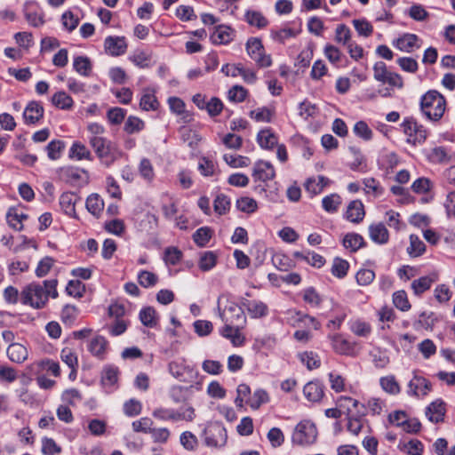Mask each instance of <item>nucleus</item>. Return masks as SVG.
Listing matches in <instances>:
<instances>
[{
    "instance_id": "f257e3e1",
    "label": "nucleus",
    "mask_w": 455,
    "mask_h": 455,
    "mask_svg": "<svg viewBox=\"0 0 455 455\" xmlns=\"http://www.w3.org/2000/svg\"><path fill=\"white\" fill-rule=\"evenodd\" d=\"M57 284L56 279L45 280L44 285L36 283H30L21 291V302L34 308H42L48 301L49 296L53 299L58 297Z\"/></svg>"
},
{
    "instance_id": "f03ea898",
    "label": "nucleus",
    "mask_w": 455,
    "mask_h": 455,
    "mask_svg": "<svg viewBox=\"0 0 455 455\" xmlns=\"http://www.w3.org/2000/svg\"><path fill=\"white\" fill-rule=\"evenodd\" d=\"M445 108V98L435 90L427 92L420 99V109L431 121H439L444 114Z\"/></svg>"
},
{
    "instance_id": "7ed1b4c3",
    "label": "nucleus",
    "mask_w": 455,
    "mask_h": 455,
    "mask_svg": "<svg viewBox=\"0 0 455 455\" xmlns=\"http://www.w3.org/2000/svg\"><path fill=\"white\" fill-rule=\"evenodd\" d=\"M89 143L93 148L100 163L109 167L119 156V151L115 143L107 138H89Z\"/></svg>"
},
{
    "instance_id": "20e7f679",
    "label": "nucleus",
    "mask_w": 455,
    "mask_h": 455,
    "mask_svg": "<svg viewBox=\"0 0 455 455\" xmlns=\"http://www.w3.org/2000/svg\"><path fill=\"white\" fill-rule=\"evenodd\" d=\"M318 432L315 425L310 420H302L292 433V443L299 446H307L315 443Z\"/></svg>"
},
{
    "instance_id": "39448f33",
    "label": "nucleus",
    "mask_w": 455,
    "mask_h": 455,
    "mask_svg": "<svg viewBox=\"0 0 455 455\" xmlns=\"http://www.w3.org/2000/svg\"><path fill=\"white\" fill-rule=\"evenodd\" d=\"M403 133L407 136V142L413 146L423 144L428 135L427 130L419 124L413 117H406L401 124Z\"/></svg>"
},
{
    "instance_id": "423d86ee",
    "label": "nucleus",
    "mask_w": 455,
    "mask_h": 455,
    "mask_svg": "<svg viewBox=\"0 0 455 455\" xmlns=\"http://www.w3.org/2000/svg\"><path fill=\"white\" fill-rule=\"evenodd\" d=\"M246 51L259 67L267 68L272 64L270 55L265 54V50L260 39L251 37L246 43Z\"/></svg>"
},
{
    "instance_id": "0eeeda50",
    "label": "nucleus",
    "mask_w": 455,
    "mask_h": 455,
    "mask_svg": "<svg viewBox=\"0 0 455 455\" xmlns=\"http://www.w3.org/2000/svg\"><path fill=\"white\" fill-rule=\"evenodd\" d=\"M204 443L209 447H222L226 444L228 435L226 428L218 423L210 426L204 430Z\"/></svg>"
},
{
    "instance_id": "6e6552de",
    "label": "nucleus",
    "mask_w": 455,
    "mask_h": 455,
    "mask_svg": "<svg viewBox=\"0 0 455 455\" xmlns=\"http://www.w3.org/2000/svg\"><path fill=\"white\" fill-rule=\"evenodd\" d=\"M60 177L62 180L73 186L87 184L89 181L88 172L74 166L60 168Z\"/></svg>"
},
{
    "instance_id": "1a4fd4ad",
    "label": "nucleus",
    "mask_w": 455,
    "mask_h": 455,
    "mask_svg": "<svg viewBox=\"0 0 455 455\" xmlns=\"http://www.w3.org/2000/svg\"><path fill=\"white\" fill-rule=\"evenodd\" d=\"M220 300L218 299V309L220 312V317L224 323H240L243 325L246 322V317L242 307H239L235 302H230L224 311H221L220 307Z\"/></svg>"
},
{
    "instance_id": "9d476101",
    "label": "nucleus",
    "mask_w": 455,
    "mask_h": 455,
    "mask_svg": "<svg viewBox=\"0 0 455 455\" xmlns=\"http://www.w3.org/2000/svg\"><path fill=\"white\" fill-rule=\"evenodd\" d=\"M127 43L124 36H109L105 38L104 48L107 53L111 56H120L126 52Z\"/></svg>"
},
{
    "instance_id": "9b49d317",
    "label": "nucleus",
    "mask_w": 455,
    "mask_h": 455,
    "mask_svg": "<svg viewBox=\"0 0 455 455\" xmlns=\"http://www.w3.org/2000/svg\"><path fill=\"white\" fill-rule=\"evenodd\" d=\"M275 176L274 166L267 161H258L252 170V177L255 181L260 180L263 182L271 180Z\"/></svg>"
},
{
    "instance_id": "f8f14e48",
    "label": "nucleus",
    "mask_w": 455,
    "mask_h": 455,
    "mask_svg": "<svg viewBox=\"0 0 455 455\" xmlns=\"http://www.w3.org/2000/svg\"><path fill=\"white\" fill-rule=\"evenodd\" d=\"M431 383L424 377L414 375L409 381L408 394L410 395L419 396V394L426 395L431 390Z\"/></svg>"
},
{
    "instance_id": "ddd939ff",
    "label": "nucleus",
    "mask_w": 455,
    "mask_h": 455,
    "mask_svg": "<svg viewBox=\"0 0 455 455\" xmlns=\"http://www.w3.org/2000/svg\"><path fill=\"white\" fill-rule=\"evenodd\" d=\"M44 107L37 101H30L24 109L23 119L26 124H35L43 118Z\"/></svg>"
},
{
    "instance_id": "4468645a",
    "label": "nucleus",
    "mask_w": 455,
    "mask_h": 455,
    "mask_svg": "<svg viewBox=\"0 0 455 455\" xmlns=\"http://www.w3.org/2000/svg\"><path fill=\"white\" fill-rule=\"evenodd\" d=\"M303 394L308 402L318 403L324 395V387L318 380L309 381L304 386Z\"/></svg>"
},
{
    "instance_id": "2eb2a0df",
    "label": "nucleus",
    "mask_w": 455,
    "mask_h": 455,
    "mask_svg": "<svg viewBox=\"0 0 455 455\" xmlns=\"http://www.w3.org/2000/svg\"><path fill=\"white\" fill-rule=\"evenodd\" d=\"M364 215V206L362 201L353 200L348 204L344 217L348 221L358 224L363 221Z\"/></svg>"
},
{
    "instance_id": "dca6fc26",
    "label": "nucleus",
    "mask_w": 455,
    "mask_h": 455,
    "mask_svg": "<svg viewBox=\"0 0 455 455\" xmlns=\"http://www.w3.org/2000/svg\"><path fill=\"white\" fill-rule=\"evenodd\" d=\"M445 403L443 400L437 399L432 402L426 410V416L433 423L443 421L445 416Z\"/></svg>"
},
{
    "instance_id": "f3484780",
    "label": "nucleus",
    "mask_w": 455,
    "mask_h": 455,
    "mask_svg": "<svg viewBox=\"0 0 455 455\" xmlns=\"http://www.w3.org/2000/svg\"><path fill=\"white\" fill-rule=\"evenodd\" d=\"M331 183V181L329 178L319 175L317 178H308L305 182V189L314 196L322 193L324 188L330 186Z\"/></svg>"
},
{
    "instance_id": "a211bd4d",
    "label": "nucleus",
    "mask_w": 455,
    "mask_h": 455,
    "mask_svg": "<svg viewBox=\"0 0 455 455\" xmlns=\"http://www.w3.org/2000/svg\"><path fill=\"white\" fill-rule=\"evenodd\" d=\"M437 280L438 275L436 273H433L429 275L421 276L419 279L413 280L411 287L416 296H420L422 293L429 290L432 283Z\"/></svg>"
},
{
    "instance_id": "6ab92c4d",
    "label": "nucleus",
    "mask_w": 455,
    "mask_h": 455,
    "mask_svg": "<svg viewBox=\"0 0 455 455\" xmlns=\"http://www.w3.org/2000/svg\"><path fill=\"white\" fill-rule=\"evenodd\" d=\"M232 28L226 25H218L214 28L210 39L214 44H226L232 40Z\"/></svg>"
},
{
    "instance_id": "aec40b11",
    "label": "nucleus",
    "mask_w": 455,
    "mask_h": 455,
    "mask_svg": "<svg viewBox=\"0 0 455 455\" xmlns=\"http://www.w3.org/2000/svg\"><path fill=\"white\" fill-rule=\"evenodd\" d=\"M369 235L378 244H386L389 240V232L383 223L370 225Z\"/></svg>"
},
{
    "instance_id": "412c9836",
    "label": "nucleus",
    "mask_w": 455,
    "mask_h": 455,
    "mask_svg": "<svg viewBox=\"0 0 455 455\" xmlns=\"http://www.w3.org/2000/svg\"><path fill=\"white\" fill-rule=\"evenodd\" d=\"M365 407L363 404H362L361 409H358L355 414L347 416V431L354 435H358L363 428L362 419L365 416Z\"/></svg>"
},
{
    "instance_id": "4be33fe9",
    "label": "nucleus",
    "mask_w": 455,
    "mask_h": 455,
    "mask_svg": "<svg viewBox=\"0 0 455 455\" xmlns=\"http://www.w3.org/2000/svg\"><path fill=\"white\" fill-rule=\"evenodd\" d=\"M169 372L180 381H187V375L192 370L185 364L183 359L172 361L168 365Z\"/></svg>"
},
{
    "instance_id": "5701e85b",
    "label": "nucleus",
    "mask_w": 455,
    "mask_h": 455,
    "mask_svg": "<svg viewBox=\"0 0 455 455\" xmlns=\"http://www.w3.org/2000/svg\"><path fill=\"white\" fill-rule=\"evenodd\" d=\"M242 306L245 307L252 318H259L267 315V306L260 300H244Z\"/></svg>"
},
{
    "instance_id": "b1692460",
    "label": "nucleus",
    "mask_w": 455,
    "mask_h": 455,
    "mask_svg": "<svg viewBox=\"0 0 455 455\" xmlns=\"http://www.w3.org/2000/svg\"><path fill=\"white\" fill-rule=\"evenodd\" d=\"M77 199V196L74 193L65 192L61 194L60 197V205L67 215L76 218L75 205Z\"/></svg>"
},
{
    "instance_id": "393cba45",
    "label": "nucleus",
    "mask_w": 455,
    "mask_h": 455,
    "mask_svg": "<svg viewBox=\"0 0 455 455\" xmlns=\"http://www.w3.org/2000/svg\"><path fill=\"white\" fill-rule=\"evenodd\" d=\"M343 246L352 252L357 251L360 248L365 246L363 237L357 233H347L342 240Z\"/></svg>"
},
{
    "instance_id": "a878e982",
    "label": "nucleus",
    "mask_w": 455,
    "mask_h": 455,
    "mask_svg": "<svg viewBox=\"0 0 455 455\" xmlns=\"http://www.w3.org/2000/svg\"><path fill=\"white\" fill-rule=\"evenodd\" d=\"M7 355L11 361L21 363L28 358V350L20 343H12L7 348Z\"/></svg>"
},
{
    "instance_id": "bb28decb",
    "label": "nucleus",
    "mask_w": 455,
    "mask_h": 455,
    "mask_svg": "<svg viewBox=\"0 0 455 455\" xmlns=\"http://www.w3.org/2000/svg\"><path fill=\"white\" fill-rule=\"evenodd\" d=\"M257 141L262 148L271 149L277 145L278 139L270 129H264L259 132Z\"/></svg>"
},
{
    "instance_id": "cd10ccee",
    "label": "nucleus",
    "mask_w": 455,
    "mask_h": 455,
    "mask_svg": "<svg viewBox=\"0 0 455 455\" xmlns=\"http://www.w3.org/2000/svg\"><path fill=\"white\" fill-rule=\"evenodd\" d=\"M418 41L414 34H404L393 42V45L402 52H411Z\"/></svg>"
},
{
    "instance_id": "c85d7f7f",
    "label": "nucleus",
    "mask_w": 455,
    "mask_h": 455,
    "mask_svg": "<svg viewBox=\"0 0 455 455\" xmlns=\"http://www.w3.org/2000/svg\"><path fill=\"white\" fill-rule=\"evenodd\" d=\"M244 20L250 26L258 28H266L268 24L267 19L260 12L254 10L246 11Z\"/></svg>"
},
{
    "instance_id": "c756f323",
    "label": "nucleus",
    "mask_w": 455,
    "mask_h": 455,
    "mask_svg": "<svg viewBox=\"0 0 455 455\" xmlns=\"http://www.w3.org/2000/svg\"><path fill=\"white\" fill-rule=\"evenodd\" d=\"M86 209L95 217H99L104 209V201L100 195L92 194L86 199Z\"/></svg>"
},
{
    "instance_id": "7c9ffc66",
    "label": "nucleus",
    "mask_w": 455,
    "mask_h": 455,
    "mask_svg": "<svg viewBox=\"0 0 455 455\" xmlns=\"http://www.w3.org/2000/svg\"><path fill=\"white\" fill-rule=\"evenodd\" d=\"M337 405L341 411H344V413L347 417L353 415V408L357 411L358 409H361L362 404L357 400L350 396L341 395L337 400Z\"/></svg>"
},
{
    "instance_id": "2f4dec72",
    "label": "nucleus",
    "mask_w": 455,
    "mask_h": 455,
    "mask_svg": "<svg viewBox=\"0 0 455 455\" xmlns=\"http://www.w3.org/2000/svg\"><path fill=\"white\" fill-rule=\"evenodd\" d=\"M269 402V395L264 389H257L251 397L246 400V403L252 409L258 410L262 404Z\"/></svg>"
},
{
    "instance_id": "473e14b6",
    "label": "nucleus",
    "mask_w": 455,
    "mask_h": 455,
    "mask_svg": "<svg viewBox=\"0 0 455 455\" xmlns=\"http://www.w3.org/2000/svg\"><path fill=\"white\" fill-rule=\"evenodd\" d=\"M74 69L83 76H88L92 71L91 60L86 56H76L73 60Z\"/></svg>"
},
{
    "instance_id": "72a5a7b5",
    "label": "nucleus",
    "mask_w": 455,
    "mask_h": 455,
    "mask_svg": "<svg viewBox=\"0 0 455 455\" xmlns=\"http://www.w3.org/2000/svg\"><path fill=\"white\" fill-rule=\"evenodd\" d=\"M108 346V341L103 336H96L89 345V351L96 357L103 358Z\"/></svg>"
},
{
    "instance_id": "f704fd0d",
    "label": "nucleus",
    "mask_w": 455,
    "mask_h": 455,
    "mask_svg": "<svg viewBox=\"0 0 455 455\" xmlns=\"http://www.w3.org/2000/svg\"><path fill=\"white\" fill-rule=\"evenodd\" d=\"M341 204L342 199L340 196L336 193L326 196L322 200V206L323 210L329 213H334L338 212Z\"/></svg>"
},
{
    "instance_id": "c9c22d12",
    "label": "nucleus",
    "mask_w": 455,
    "mask_h": 455,
    "mask_svg": "<svg viewBox=\"0 0 455 455\" xmlns=\"http://www.w3.org/2000/svg\"><path fill=\"white\" fill-rule=\"evenodd\" d=\"M52 103L58 108L67 110L72 108L74 101L67 92L60 91L52 95Z\"/></svg>"
},
{
    "instance_id": "e433bc0d",
    "label": "nucleus",
    "mask_w": 455,
    "mask_h": 455,
    "mask_svg": "<svg viewBox=\"0 0 455 455\" xmlns=\"http://www.w3.org/2000/svg\"><path fill=\"white\" fill-rule=\"evenodd\" d=\"M331 345L333 349L340 355H349L353 350L350 343L339 334L331 336Z\"/></svg>"
},
{
    "instance_id": "4c0bfd02",
    "label": "nucleus",
    "mask_w": 455,
    "mask_h": 455,
    "mask_svg": "<svg viewBox=\"0 0 455 455\" xmlns=\"http://www.w3.org/2000/svg\"><path fill=\"white\" fill-rule=\"evenodd\" d=\"M140 320L146 327H155L157 323L156 311L152 307L142 308L140 312Z\"/></svg>"
},
{
    "instance_id": "58836bf2",
    "label": "nucleus",
    "mask_w": 455,
    "mask_h": 455,
    "mask_svg": "<svg viewBox=\"0 0 455 455\" xmlns=\"http://www.w3.org/2000/svg\"><path fill=\"white\" fill-rule=\"evenodd\" d=\"M154 418L160 420L180 421V411L169 408H156L152 412Z\"/></svg>"
},
{
    "instance_id": "ea45409f",
    "label": "nucleus",
    "mask_w": 455,
    "mask_h": 455,
    "mask_svg": "<svg viewBox=\"0 0 455 455\" xmlns=\"http://www.w3.org/2000/svg\"><path fill=\"white\" fill-rule=\"evenodd\" d=\"M426 251L425 243L416 235H410V246L407 248V252L411 257L421 256Z\"/></svg>"
},
{
    "instance_id": "a19ab883",
    "label": "nucleus",
    "mask_w": 455,
    "mask_h": 455,
    "mask_svg": "<svg viewBox=\"0 0 455 455\" xmlns=\"http://www.w3.org/2000/svg\"><path fill=\"white\" fill-rule=\"evenodd\" d=\"M119 370L114 365H108L103 369L101 383L104 386H114L118 380Z\"/></svg>"
},
{
    "instance_id": "79ce46f5",
    "label": "nucleus",
    "mask_w": 455,
    "mask_h": 455,
    "mask_svg": "<svg viewBox=\"0 0 455 455\" xmlns=\"http://www.w3.org/2000/svg\"><path fill=\"white\" fill-rule=\"evenodd\" d=\"M216 253L209 251L201 254L198 266L202 271H209L216 266Z\"/></svg>"
},
{
    "instance_id": "37998d69",
    "label": "nucleus",
    "mask_w": 455,
    "mask_h": 455,
    "mask_svg": "<svg viewBox=\"0 0 455 455\" xmlns=\"http://www.w3.org/2000/svg\"><path fill=\"white\" fill-rule=\"evenodd\" d=\"M179 132L183 142L188 143V147L191 148H194L196 146H197L198 142L200 141V137L198 134L188 127H181Z\"/></svg>"
},
{
    "instance_id": "c03bdc74",
    "label": "nucleus",
    "mask_w": 455,
    "mask_h": 455,
    "mask_svg": "<svg viewBox=\"0 0 455 455\" xmlns=\"http://www.w3.org/2000/svg\"><path fill=\"white\" fill-rule=\"evenodd\" d=\"M437 321L435 313L422 312L419 315V320L415 322L414 326L416 329L423 328L426 330H432L435 323Z\"/></svg>"
},
{
    "instance_id": "a18cd8bd",
    "label": "nucleus",
    "mask_w": 455,
    "mask_h": 455,
    "mask_svg": "<svg viewBox=\"0 0 455 455\" xmlns=\"http://www.w3.org/2000/svg\"><path fill=\"white\" fill-rule=\"evenodd\" d=\"M212 235V230L208 227L198 228L193 235V240L199 247L205 246Z\"/></svg>"
},
{
    "instance_id": "49530a36",
    "label": "nucleus",
    "mask_w": 455,
    "mask_h": 455,
    "mask_svg": "<svg viewBox=\"0 0 455 455\" xmlns=\"http://www.w3.org/2000/svg\"><path fill=\"white\" fill-rule=\"evenodd\" d=\"M393 303L397 309L403 312L409 311L411 307L407 293L403 290L397 291L393 294Z\"/></svg>"
},
{
    "instance_id": "de8ad7c7",
    "label": "nucleus",
    "mask_w": 455,
    "mask_h": 455,
    "mask_svg": "<svg viewBox=\"0 0 455 455\" xmlns=\"http://www.w3.org/2000/svg\"><path fill=\"white\" fill-rule=\"evenodd\" d=\"M236 208L245 213H253L258 209V204L257 202L248 196H243L236 200Z\"/></svg>"
},
{
    "instance_id": "09e8293b",
    "label": "nucleus",
    "mask_w": 455,
    "mask_h": 455,
    "mask_svg": "<svg viewBox=\"0 0 455 455\" xmlns=\"http://www.w3.org/2000/svg\"><path fill=\"white\" fill-rule=\"evenodd\" d=\"M70 156L76 157L77 160H92L90 150L82 143L76 141L70 148Z\"/></svg>"
},
{
    "instance_id": "8fccbe9b",
    "label": "nucleus",
    "mask_w": 455,
    "mask_h": 455,
    "mask_svg": "<svg viewBox=\"0 0 455 455\" xmlns=\"http://www.w3.org/2000/svg\"><path fill=\"white\" fill-rule=\"evenodd\" d=\"M299 357L300 361L303 363H305L307 368L310 371L314 370V369H317L321 365L319 356L312 351H310V352L306 351V352L300 353L299 355Z\"/></svg>"
},
{
    "instance_id": "3c124183",
    "label": "nucleus",
    "mask_w": 455,
    "mask_h": 455,
    "mask_svg": "<svg viewBox=\"0 0 455 455\" xmlns=\"http://www.w3.org/2000/svg\"><path fill=\"white\" fill-rule=\"evenodd\" d=\"M348 268L349 264L347 260L335 258L331 266V274L338 278H343L347 275Z\"/></svg>"
},
{
    "instance_id": "603ef678",
    "label": "nucleus",
    "mask_w": 455,
    "mask_h": 455,
    "mask_svg": "<svg viewBox=\"0 0 455 455\" xmlns=\"http://www.w3.org/2000/svg\"><path fill=\"white\" fill-rule=\"evenodd\" d=\"M28 216L23 213H18L15 209H10L6 214V219L9 223V225L16 229V230H21L22 226V220L27 219Z\"/></svg>"
},
{
    "instance_id": "864d4df0",
    "label": "nucleus",
    "mask_w": 455,
    "mask_h": 455,
    "mask_svg": "<svg viewBox=\"0 0 455 455\" xmlns=\"http://www.w3.org/2000/svg\"><path fill=\"white\" fill-rule=\"evenodd\" d=\"M213 207L216 213L223 215L229 211L230 200L226 195L220 194L213 202Z\"/></svg>"
},
{
    "instance_id": "5fc2aeb1",
    "label": "nucleus",
    "mask_w": 455,
    "mask_h": 455,
    "mask_svg": "<svg viewBox=\"0 0 455 455\" xmlns=\"http://www.w3.org/2000/svg\"><path fill=\"white\" fill-rule=\"evenodd\" d=\"M335 41L347 45L351 42V31L345 24H339L335 29Z\"/></svg>"
},
{
    "instance_id": "6e6d98bb",
    "label": "nucleus",
    "mask_w": 455,
    "mask_h": 455,
    "mask_svg": "<svg viewBox=\"0 0 455 455\" xmlns=\"http://www.w3.org/2000/svg\"><path fill=\"white\" fill-rule=\"evenodd\" d=\"M273 264L281 271H287L294 267L292 260L286 255L276 253L272 258Z\"/></svg>"
},
{
    "instance_id": "4d7b16f0",
    "label": "nucleus",
    "mask_w": 455,
    "mask_h": 455,
    "mask_svg": "<svg viewBox=\"0 0 455 455\" xmlns=\"http://www.w3.org/2000/svg\"><path fill=\"white\" fill-rule=\"evenodd\" d=\"M180 444L188 451H195L198 445L197 437L189 431L183 432L180 436Z\"/></svg>"
},
{
    "instance_id": "13d9d810",
    "label": "nucleus",
    "mask_w": 455,
    "mask_h": 455,
    "mask_svg": "<svg viewBox=\"0 0 455 455\" xmlns=\"http://www.w3.org/2000/svg\"><path fill=\"white\" fill-rule=\"evenodd\" d=\"M379 382L381 387L389 394L396 395L400 392V386L394 376L382 377Z\"/></svg>"
},
{
    "instance_id": "bf43d9fd",
    "label": "nucleus",
    "mask_w": 455,
    "mask_h": 455,
    "mask_svg": "<svg viewBox=\"0 0 455 455\" xmlns=\"http://www.w3.org/2000/svg\"><path fill=\"white\" fill-rule=\"evenodd\" d=\"M303 299L312 307H319L323 301L320 294L313 287H308L303 291Z\"/></svg>"
},
{
    "instance_id": "052dcab7",
    "label": "nucleus",
    "mask_w": 455,
    "mask_h": 455,
    "mask_svg": "<svg viewBox=\"0 0 455 455\" xmlns=\"http://www.w3.org/2000/svg\"><path fill=\"white\" fill-rule=\"evenodd\" d=\"M64 148V142L61 140H52L46 146L48 157L52 160H57L60 157L61 152Z\"/></svg>"
},
{
    "instance_id": "680f3d73",
    "label": "nucleus",
    "mask_w": 455,
    "mask_h": 455,
    "mask_svg": "<svg viewBox=\"0 0 455 455\" xmlns=\"http://www.w3.org/2000/svg\"><path fill=\"white\" fill-rule=\"evenodd\" d=\"M61 399L64 403L75 406L77 403L82 401L83 396L76 388H69L62 393Z\"/></svg>"
},
{
    "instance_id": "e2e57ef3",
    "label": "nucleus",
    "mask_w": 455,
    "mask_h": 455,
    "mask_svg": "<svg viewBox=\"0 0 455 455\" xmlns=\"http://www.w3.org/2000/svg\"><path fill=\"white\" fill-rule=\"evenodd\" d=\"M216 164L209 158L203 156L199 160L198 170L203 176L209 177L214 175Z\"/></svg>"
},
{
    "instance_id": "0e129e2a",
    "label": "nucleus",
    "mask_w": 455,
    "mask_h": 455,
    "mask_svg": "<svg viewBox=\"0 0 455 455\" xmlns=\"http://www.w3.org/2000/svg\"><path fill=\"white\" fill-rule=\"evenodd\" d=\"M140 106L143 110H156L158 108L159 103L156 100V97L150 92H146L140 99Z\"/></svg>"
},
{
    "instance_id": "69168bd1",
    "label": "nucleus",
    "mask_w": 455,
    "mask_h": 455,
    "mask_svg": "<svg viewBox=\"0 0 455 455\" xmlns=\"http://www.w3.org/2000/svg\"><path fill=\"white\" fill-rule=\"evenodd\" d=\"M143 128L144 122L139 117L131 116L127 118L124 129L127 133L132 134L140 132Z\"/></svg>"
},
{
    "instance_id": "338daca9",
    "label": "nucleus",
    "mask_w": 455,
    "mask_h": 455,
    "mask_svg": "<svg viewBox=\"0 0 455 455\" xmlns=\"http://www.w3.org/2000/svg\"><path fill=\"white\" fill-rule=\"evenodd\" d=\"M138 281L141 286L148 288L156 285L158 277L152 272L142 270L138 275Z\"/></svg>"
},
{
    "instance_id": "774afa93",
    "label": "nucleus",
    "mask_w": 455,
    "mask_h": 455,
    "mask_svg": "<svg viewBox=\"0 0 455 455\" xmlns=\"http://www.w3.org/2000/svg\"><path fill=\"white\" fill-rule=\"evenodd\" d=\"M84 291V284L79 280H70L66 287L67 293L75 298L83 297Z\"/></svg>"
}]
</instances>
